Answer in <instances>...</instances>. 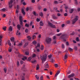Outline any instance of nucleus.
Wrapping results in <instances>:
<instances>
[{"mask_svg": "<svg viewBox=\"0 0 80 80\" xmlns=\"http://www.w3.org/2000/svg\"><path fill=\"white\" fill-rule=\"evenodd\" d=\"M19 20L20 22V25L18 24L17 27L18 30H20L21 28V27H23V20H22V16H19Z\"/></svg>", "mask_w": 80, "mask_h": 80, "instance_id": "f257e3e1", "label": "nucleus"}, {"mask_svg": "<svg viewBox=\"0 0 80 80\" xmlns=\"http://www.w3.org/2000/svg\"><path fill=\"white\" fill-rule=\"evenodd\" d=\"M47 54H45L44 56L43 55L42 56H41L40 58L42 61V62L43 61L44 62H45L46 60H47Z\"/></svg>", "mask_w": 80, "mask_h": 80, "instance_id": "f03ea898", "label": "nucleus"}, {"mask_svg": "<svg viewBox=\"0 0 80 80\" xmlns=\"http://www.w3.org/2000/svg\"><path fill=\"white\" fill-rule=\"evenodd\" d=\"M51 41H52V39L50 38H49L48 37L46 38V42L48 44H49L51 43Z\"/></svg>", "mask_w": 80, "mask_h": 80, "instance_id": "7ed1b4c3", "label": "nucleus"}, {"mask_svg": "<svg viewBox=\"0 0 80 80\" xmlns=\"http://www.w3.org/2000/svg\"><path fill=\"white\" fill-rule=\"evenodd\" d=\"M67 37H68V35L67 34H64L62 35L61 38L62 39H63V41H64V42H66L65 38H66Z\"/></svg>", "mask_w": 80, "mask_h": 80, "instance_id": "20e7f679", "label": "nucleus"}, {"mask_svg": "<svg viewBox=\"0 0 80 80\" xmlns=\"http://www.w3.org/2000/svg\"><path fill=\"white\" fill-rule=\"evenodd\" d=\"M48 25H49V26H50L51 28H56V27H55V25L52 23L50 22V21H48Z\"/></svg>", "mask_w": 80, "mask_h": 80, "instance_id": "39448f33", "label": "nucleus"}, {"mask_svg": "<svg viewBox=\"0 0 80 80\" xmlns=\"http://www.w3.org/2000/svg\"><path fill=\"white\" fill-rule=\"evenodd\" d=\"M78 16H76L75 18L72 20V23L73 25L78 20Z\"/></svg>", "mask_w": 80, "mask_h": 80, "instance_id": "423d86ee", "label": "nucleus"}, {"mask_svg": "<svg viewBox=\"0 0 80 80\" xmlns=\"http://www.w3.org/2000/svg\"><path fill=\"white\" fill-rule=\"evenodd\" d=\"M14 39L15 38L14 37L11 38V42H12V45L14 44V46L15 45V43H16V42H15V41H14Z\"/></svg>", "mask_w": 80, "mask_h": 80, "instance_id": "0eeeda50", "label": "nucleus"}, {"mask_svg": "<svg viewBox=\"0 0 80 80\" xmlns=\"http://www.w3.org/2000/svg\"><path fill=\"white\" fill-rule=\"evenodd\" d=\"M12 3H13V0H11L9 3V6L10 8H12V6H13V4H12Z\"/></svg>", "mask_w": 80, "mask_h": 80, "instance_id": "6e6552de", "label": "nucleus"}, {"mask_svg": "<svg viewBox=\"0 0 80 80\" xmlns=\"http://www.w3.org/2000/svg\"><path fill=\"white\" fill-rule=\"evenodd\" d=\"M74 76H75V74H74V73H72L71 74L69 75L68 77V78H70L74 77Z\"/></svg>", "mask_w": 80, "mask_h": 80, "instance_id": "1a4fd4ad", "label": "nucleus"}, {"mask_svg": "<svg viewBox=\"0 0 80 80\" xmlns=\"http://www.w3.org/2000/svg\"><path fill=\"white\" fill-rule=\"evenodd\" d=\"M21 12L24 15H25V12L24 11V9L23 8L21 9Z\"/></svg>", "mask_w": 80, "mask_h": 80, "instance_id": "9d476101", "label": "nucleus"}, {"mask_svg": "<svg viewBox=\"0 0 80 80\" xmlns=\"http://www.w3.org/2000/svg\"><path fill=\"white\" fill-rule=\"evenodd\" d=\"M60 71L59 70L58 71L57 73L55 75V77H57V76H58V74L60 73Z\"/></svg>", "mask_w": 80, "mask_h": 80, "instance_id": "9b49d317", "label": "nucleus"}, {"mask_svg": "<svg viewBox=\"0 0 80 80\" xmlns=\"http://www.w3.org/2000/svg\"><path fill=\"white\" fill-rule=\"evenodd\" d=\"M2 38H3V37L2 36H0V45H2Z\"/></svg>", "mask_w": 80, "mask_h": 80, "instance_id": "f8f14e48", "label": "nucleus"}, {"mask_svg": "<svg viewBox=\"0 0 80 80\" xmlns=\"http://www.w3.org/2000/svg\"><path fill=\"white\" fill-rule=\"evenodd\" d=\"M9 31H10V32H12L13 31V29H12V26H10L9 28Z\"/></svg>", "mask_w": 80, "mask_h": 80, "instance_id": "ddd939ff", "label": "nucleus"}, {"mask_svg": "<svg viewBox=\"0 0 80 80\" xmlns=\"http://www.w3.org/2000/svg\"><path fill=\"white\" fill-rule=\"evenodd\" d=\"M49 67V65H48V63H47L45 64V68H48Z\"/></svg>", "mask_w": 80, "mask_h": 80, "instance_id": "4468645a", "label": "nucleus"}, {"mask_svg": "<svg viewBox=\"0 0 80 80\" xmlns=\"http://www.w3.org/2000/svg\"><path fill=\"white\" fill-rule=\"evenodd\" d=\"M52 18H53V19H54L55 20V19H57V17L55 16V15H52Z\"/></svg>", "mask_w": 80, "mask_h": 80, "instance_id": "2eb2a0df", "label": "nucleus"}, {"mask_svg": "<svg viewBox=\"0 0 80 80\" xmlns=\"http://www.w3.org/2000/svg\"><path fill=\"white\" fill-rule=\"evenodd\" d=\"M68 57V55L67 54H66L64 56V60H66Z\"/></svg>", "mask_w": 80, "mask_h": 80, "instance_id": "dca6fc26", "label": "nucleus"}, {"mask_svg": "<svg viewBox=\"0 0 80 80\" xmlns=\"http://www.w3.org/2000/svg\"><path fill=\"white\" fill-rule=\"evenodd\" d=\"M22 59L23 61H25V60H27V58L26 57L24 56L23 58H22Z\"/></svg>", "mask_w": 80, "mask_h": 80, "instance_id": "f3484780", "label": "nucleus"}, {"mask_svg": "<svg viewBox=\"0 0 80 80\" xmlns=\"http://www.w3.org/2000/svg\"><path fill=\"white\" fill-rule=\"evenodd\" d=\"M40 26H43L44 24L42 21H40Z\"/></svg>", "mask_w": 80, "mask_h": 80, "instance_id": "a211bd4d", "label": "nucleus"}, {"mask_svg": "<svg viewBox=\"0 0 80 80\" xmlns=\"http://www.w3.org/2000/svg\"><path fill=\"white\" fill-rule=\"evenodd\" d=\"M40 47V43H38L37 44V46L36 47V48H37V47Z\"/></svg>", "mask_w": 80, "mask_h": 80, "instance_id": "6ab92c4d", "label": "nucleus"}, {"mask_svg": "<svg viewBox=\"0 0 80 80\" xmlns=\"http://www.w3.org/2000/svg\"><path fill=\"white\" fill-rule=\"evenodd\" d=\"M73 11L74 10H73V9H71L69 11L70 13H73Z\"/></svg>", "mask_w": 80, "mask_h": 80, "instance_id": "aec40b11", "label": "nucleus"}, {"mask_svg": "<svg viewBox=\"0 0 80 80\" xmlns=\"http://www.w3.org/2000/svg\"><path fill=\"white\" fill-rule=\"evenodd\" d=\"M39 68H40V66H39V65H38V64H37V65L36 67L37 70H38V69H39Z\"/></svg>", "mask_w": 80, "mask_h": 80, "instance_id": "412c9836", "label": "nucleus"}, {"mask_svg": "<svg viewBox=\"0 0 80 80\" xmlns=\"http://www.w3.org/2000/svg\"><path fill=\"white\" fill-rule=\"evenodd\" d=\"M8 43L9 45L10 46H11L12 44L11 43L10 41V40H8Z\"/></svg>", "mask_w": 80, "mask_h": 80, "instance_id": "4be33fe9", "label": "nucleus"}, {"mask_svg": "<svg viewBox=\"0 0 80 80\" xmlns=\"http://www.w3.org/2000/svg\"><path fill=\"white\" fill-rule=\"evenodd\" d=\"M28 45V42H26L24 45V47H27V46Z\"/></svg>", "mask_w": 80, "mask_h": 80, "instance_id": "5701e85b", "label": "nucleus"}, {"mask_svg": "<svg viewBox=\"0 0 80 80\" xmlns=\"http://www.w3.org/2000/svg\"><path fill=\"white\" fill-rule=\"evenodd\" d=\"M36 57V54H33L32 55V58H34V57Z\"/></svg>", "mask_w": 80, "mask_h": 80, "instance_id": "b1692460", "label": "nucleus"}, {"mask_svg": "<svg viewBox=\"0 0 80 80\" xmlns=\"http://www.w3.org/2000/svg\"><path fill=\"white\" fill-rule=\"evenodd\" d=\"M32 44H34V45H36L37 44V42L36 41H33L32 42Z\"/></svg>", "mask_w": 80, "mask_h": 80, "instance_id": "393cba45", "label": "nucleus"}, {"mask_svg": "<svg viewBox=\"0 0 80 80\" xmlns=\"http://www.w3.org/2000/svg\"><path fill=\"white\" fill-rule=\"evenodd\" d=\"M3 30L5 31L6 30V29H7V27H3L2 28Z\"/></svg>", "mask_w": 80, "mask_h": 80, "instance_id": "a878e982", "label": "nucleus"}, {"mask_svg": "<svg viewBox=\"0 0 80 80\" xmlns=\"http://www.w3.org/2000/svg\"><path fill=\"white\" fill-rule=\"evenodd\" d=\"M76 40L77 42H79V38L78 37H77L76 39Z\"/></svg>", "mask_w": 80, "mask_h": 80, "instance_id": "bb28decb", "label": "nucleus"}, {"mask_svg": "<svg viewBox=\"0 0 80 80\" xmlns=\"http://www.w3.org/2000/svg\"><path fill=\"white\" fill-rule=\"evenodd\" d=\"M36 38V36L35 35H34L32 36V40H34Z\"/></svg>", "mask_w": 80, "mask_h": 80, "instance_id": "cd10ccee", "label": "nucleus"}, {"mask_svg": "<svg viewBox=\"0 0 80 80\" xmlns=\"http://www.w3.org/2000/svg\"><path fill=\"white\" fill-rule=\"evenodd\" d=\"M25 78L24 76H22V78H21V80H25Z\"/></svg>", "mask_w": 80, "mask_h": 80, "instance_id": "c85d7f7f", "label": "nucleus"}, {"mask_svg": "<svg viewBox=\"0 0 80 80\" xmlns=\"http://www.w3.org/2000/svg\"><path fill=\"white\" fill-rule=\"evenodd\" d=\"M39 15L40 16H41V17H42V16H43V13H42V12H41L40 13H39Z\"/></svg>", "mask_w": 80, "mask_h": 80, "instance_id": "c756f323", "label": "nucleus"}, {"mask_svg": "<svg viewBox=\"0 0 80 80\" xmlns=\"http://www.w3.org/2000/svg\"><path fill=\"white\" fill-rule=\"evenodd\" d=\"M25 54V55H29V52H26Z\"/></svg>", "mask_w": 80, "mask_h": 80, "instance_id": "7c9ffc66", "label": "nucleus"}, {"mask_svg": "<svg viewBox=\"0 0 80 80\" xmlns=\"http://www.w3.org/2000/svg\"><path fill=\"white\" fill-rule=\"evenodd\" d=\"M35 77L37 80H39V77L37 75H36Z\"/></svg>", "mask_w": 80, "mask_h": 80, "instance_id": "2f4dec72", "label": "nucleus"}, {"mask_svg": "<svg viewBox=\"0 0 80 80\" xmlns=\"http://www.w3.org/2000/svg\"><path fill=\"white\" fill-rule=\"evenodd\" d=\"M8 50L9 52H12V49L11 48H9L8 49Z\"/></svg>", "mask_w": 80, "mask_h": 80, "instance_id": "473e14b6", "label": "nucleus"}, {"mask_svg": "<svg viewBox=\"0 0 80 80\" xmlns=\"http://www.w3.org/2000/svg\"><path fill=\"white\" fill-rule=\"evenodd\" d=\"M75 1V3L76 5H78V2H77V0H74Z\"/></svg>", "mask_w": 80, "mask_h": 80, "instance_id": "72a5a7b5", "label": "nucleus"}, {"mask_svg": "<svg viewBox=\"0 0 80 80\" xmlns=\"http://www.w3.org/2000/svg\"><path fill=\"white\" fill-rule=\"evenodd\" d=\"M43 49V45H41V50H42Z\"/></svg>", "mask_w": 80, "mask_h": 80, "instance_id": "f704fd0d", "label": "nucleus"}, {"mask_svg": "<svg viewBox=\"0 0 80 80\" xmlns=\"http://www.w3.org/2000/svg\"><path fill=\"white\" fill-rule=\"evenodd\" d=\"M25 32L27 33H28V30L26 28L25 30Z\"/></svg>", "mask_w": 80, "mask_h": 80, "instance_id": "c9c22d12", "label": "nucleus"}, {"mask_svg": "<svg viewBox=\"0 0 80 80\" xmlns=\"http://www.w3.org/2000/svg\"><path fill=\"white\" fill-rule=\"evenodd\" d=\"M4 71L5 72V73H6L7 72V68H4Z\"/></svg>", "mask_w": 80, "mask_h": 80, "instance_id": "e433bc0d", "label": "nucleus"}, {"mask_svg": "<svg viewBox=\"0 0 80 80\" xmlns=\"http://www.w3.org/2000/svg\"><path fill=\"white\" fill-rule=\"evenodd\" d=\"M28 61H30L31 60H32V58L31 57H29L28 58Z\"/></svg>", "mask_w": 80, "mask_h": 80, "instance_id": "4c0bfd02", "label": "nucleus"}, {"mask_svg": "<svg viewBox=\"0 0 80 80\" xmlns=\"http://www.w3.org/2000/svg\"><path fill=\"white\" fill-rule=\"evenodd\" d=\"M48 57L49 58H52V55L51 54H50L49 55H48Z\"/></svg>", "mask_w": 80, "mask_h": 80, "instance_id": "58836bf2", "label": "nucleus"}, {"mask_svg": "<svg viewBox=\"0 0 80 80\" xmlns=\"http://www.w3.org/2000/svg\"><path fill=\"white\" fill-rule=\"evenodd\" d=\"M36 20H37V22H40V19H38V18H37V19H36Z\"/></svg>", "mask_w": 80, "mask_h": 80, "instance_id": "ea45409f", "label": "nucleus"}, {"mask_svg": "<svg viewBox=\"0 0 80 80\" xmlns=\"http://www.w3.org/2000/svg\"><path fill=\"white\" fill-rule=\"evenodd\" d=\"M65 25L64 24H62L61 25V27H62V28H63V27H65Z\"/></svg>", "mask_w": 80, "mask_h": 80, "instance_id": "a19ab883", "label": "nucleus"}, {"mask_svg": "<svg viewBox=\"0 0 80 80\" xmlns=\"http://www.w3.org/2000/svg\"><path fill=\"white\" fill-rule=\"evenodd\" d=\"M54 4H58V2L57 1H55L54 2Z\"/></svg>", "mask_w": 80, "mask_h": 80, "instance_id": "79ce46f5", "label": "nucleus"}, {"mask_svg": "<svg viewBox=\"0 0 80 80\" xmlns=\"http://www.w3.org/2000/svg\"><path fill=\"white\" fill-rule=\"evenodd\" d=\"M54 66L55 67H58V64H54Z\"/></svg>", "mask_w": 80, "mask_h": 80, "instance_id": "37998d69", "label": "nucleus"}, {"mask_svg": "<svg viewBox=\"0 0 80 80\" xmlns=\"http://www.w3.org/2000/svg\"><path fill=\"white\" fill-rule=\"evenodd\" d=\"M25 27H29V25L27 24H26Z\"/></svg>", "mask_w": 80, "mask_h": 80, "instance_id": "c03bdc74", "label": "nucleus"}, {"mask_svg": "<svg viewBox=\"0 0 80 80\" xmlns=\"http://www.w3.org/2000/svg\"><path fill=\"white\" fill-rule=\"evenodd\" d=\"M22 45V42L20 43L18 45V46H21Z\"/></svg>", "mask_w": 80, "mask_h": 80, "instance_id": "a18cd8bd", "label": "nucleus"}, {"mask_svg": "<svg viewBox=\"0 0 80 80\" xmlns=\"http://www.w3.org/2000/svg\"><path fill=\"white\" fill-rule=\"evenodd\" d=\"M74 49H75V50H77V49H78V48H77V46H75L74 47Z\"/></svg>", "mask_w": 80, "mask_h": 80, "instance_id": "49530a36", "label": "nucleus"}, {"mask_svg": "<svg viewBox=\"0 0 80 80\" xmlns=\"http://www.w3.org/2000/svg\"><path fill=\"white\" fill-rule=\"evenodd\" d=\"M62 48H65V46H64L63 44H62Z\"/></svg>", "mask_w": 80, "mask_h": 80, "instance_id": "de8ad7c7", "label": "nucleus"}, {"mask_svg": "<svg viewBox=\"0 0 80 80\" xmlns=\"http://www.w3.org/2000/svg\"><path fill=\"white\" fill-rule=\"evenodd\" d=\"M51 62H55V60H53V59H52L51 60Z\"/></svg>", "mask_w": 80, "mask_h": 80, "instance_id": "09e8293b", "label": "nucleus"}, {"mask_svg": "<svg viewBox=\"0 0 80 80\" xmlns=\"http://www.w3.org/2000/svg\"><path fill=\"white\" fill-rule=\"evenodd\" d=\"M20 63L21 65H22V64H23V61H20Z\"/></svg>", "mask_w": 80, "mask_h": 80, "instance_id": "8fccbe9b", "label": "nucleus"}, {"mask_svg": "<svg viewBox=\"0 0 80 80\" xmlns=\"http://www.w3.org/2000/svg\"><path fill=\"white\" fill-rule=\"evenodd\" d=\"M31 39H32V37H30L28 38V40H29V41H30L31 40Z\"/></svg>", "mask_w": 80, "mask_h": 80, "instance_id": "3c124183", "label": "nucleus"}, {"mask_svg": "<svg viewBox=\"0 0 80 80\" xmlns=\"http://www.w3.org/2000/svg\"><path fill=\"white\" fill-rule=\"evenodd\" d=\"M32 24H33V22H31L30 24V26H32Z\"/></svg>", "mask_w": 80, "mask_h": 80, "instance_id": "603ef678", "label": "nucleus"}, {"mask_svg": "<svg viewBox=\"0 0 80 80\" xmlns=\"http://www.w3.org/2000/svg\"><path fill=\"white\" fill-rule=\"evenodd\" d=\"M74 34H75V33L73 32H72L70 33V35H74Z\"/></svg>", "mask_w": 80, "mask_h": 80, "instance_id": "864d4df0", "label": "nucleus"}, {"mask_svg": "<svg viewBox=\"0 0 80 80\" xmlns=\"http://www.w3.org/2000/svg\"><path fill=\"white\" fill-rule=\"evenodd\" d=\"M68 50H69L70 51H72V49L71 48H69Z\"/></svg>", "mask_w": 80, "mask_h": 80, "instance_id": "5fc2aeb1", "label": "nucleus"}, {"mask_svg": "<svg viewBox=\"0 0 80 80\" xmlns=\"http://www.w3.org/2000/svg\"><path fill=\"white\" fill-rule=\"evenodd\" d=\"M56 38V37L55 36H54L53 37V40H55Z\"/></svg>", "mask_w": 80, "mask_h": 80, "instance_id": "6e6d98bb", "label": "nucleus"}, {"mask_svg": "<svg viewBox=\"0 0 80 80\" xmlns=\"http://www.w3.org/2000/svg\"><path fill=\"white\" fill-rule=\"evenodd\" d=\"M32 3H35V0H32Z\"/></svg>", "mask_w": 80, "mask_h": 80, "instance_id": "4d7b16f0", "label": "nucleus"}, {"mask_svg": "<svg viewBox=\"0 0 80 80\" xmlns=\"http://www.w3.org/2000/svg\"><path fill=\"white\" fill-rule=\"evenodd\" d=\"M40 78V80H43V76H41Z\"/></svg>", "mask_w": 80, "mask_h": 80, "instance_id": "13d9d810", "label": "nucleus"}, {"mask_svg": "<svg viewBox=\"0 0 80 80\" xmlns=\"http://www.w3.org/2000/svg\"><path fill=\"white\" fill-rule=\"evenodd\" d=\"M22 4L23 5H26V3H25V2H23L22 3Z\"/></svg>", "mask_w": 80, "mask_h": 80, "instance_id": "bf43d9fd", "label": "nucleus"}, {"mask_svg": "<svg viewBox=\"0 0 80 80\" xmlns=\"http://www.w3.org/2000/svg\"><path fill=\"white\" fill-rule=\"evenodd\" d=\"M6 10V9L5 8H3L2 9V11H3V12H5Z\"/></svg>", "mask_w": 80, "mask_h": 80, "instance_id": "052dcab7", "label": "nucleus"}, {"mask_svg": "<svg viewBox=\"0 0 80 80\" xmlns=\"http://www.w3.org/2000/svg\"><path fill=\"white\" fill-rule=\"evenodd\" d=\"M16 13H18V10H17V9H16Z\"/></svg>", "mask_w": 80, "mask_h": 80, "instance_id": "680f3d73", "label": "nucleus"}, {"mask_svg": "<svg viewBox=\"0 0 80 80\" xmlns=\"http://www.w3.org/2000/svg\"><path fill=\"white\" fill-rule=\"evenodd\" d=\"M17 65L18 66H19V61L17 62Z\"/></svg>", "mask_w": 80, "mask_h": 80, "instance_id": "e2e57ef3", "label": "nucleus"}, {"mask_svg": "<svg viewBox=\"0 0 80 80\" xmlns=\"http://www.w3.org/2000/svg\"><path fill=\"white\" fill-rule=\"evenodd\" d=\"M43 10L44 12H46V11H47V9H46V8H44L43 9Z\"/></svg>", "mask_w": 80, "mask_h": 80, "instance_id": "0e129e2a", "label": "nucleus"}, {"mask_svg": "<svg viewBox=\"0 0 80 80\" xmlns=\"http://www.w3.org/2000/svg\"><path fill=\"white\" fill-rule=\"evenodd\" d=\"M60 13H58L57 14V16H58V17H60Z\"/></svg>", "mask_w": 80, "mask_h": 80, "instance_id": "69168bd1", "label": "nucleus"}, {"mask_svg": "<svg viewBox=\"0 0 80 80\" xmlns=\"http://www.w3.org/2000/svg\"><path fill=\"white\" fill-rule=\"evenodd\" d=\"M67 13H65L64 14V15L65 17H67Z\"/></svg>", "mask_w": 80, "mask_h": 80, "instance_id": "338daca9", "label": "nucleus"}, {"mask_svg": "<svg viewBox=\"0 0 80 80\" xmlns=\"http://www.w3.org/2000/svg\"><path fill=\"white\" fill-rule=\"evenodd\" d=\"M77 10H78V12H80V8H78Z\"/></svg>", "mask_w": 80, "mask_h": 80, "instance_id": "774afa93", "label": "nucleus"}]
</instances>
